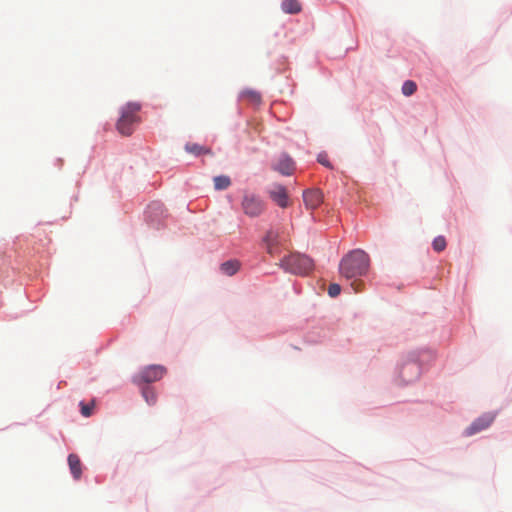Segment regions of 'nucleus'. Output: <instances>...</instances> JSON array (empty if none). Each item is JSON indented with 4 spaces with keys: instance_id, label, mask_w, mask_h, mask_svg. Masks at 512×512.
I'll use <instances>...</instances> for the list:
<instances>
[{
    "instance_id": "nucleus-1",
    "label": "nucleus",
    "mask_w": 512,
    "mask_h": 512,
    "mask_svg": "<svg viewBox=\"0 0 512 512\" xmlns=\"http://www.w3.org/2000/svg\"><path fill=\"white\" fill-rule=\"evenodd\" d=\"M370 265L368 254L355 249L342 258L339 264V271L347 279L363 276L367 273Z\"/></svg>"
},
{
    "instance_id": "nucleus-2",
    "label": "nucleus",
    "mask_w": 512,
    "mask_h": 512,
    "mask_svg": "<svg viewBox=\"0 0 512 512\" xmlns=\"http://www.w3.org/2000/svg\"><path fill=\"white\" fill-rule=\"evenodd\" d=\"M281 267L295 275H308L314 269V261L305 254L298 252L290 253L281 259Z\"/></svg>"
},
{
    "instance_id": "nucleus-3",
    "label": "nucleus",
    "mask_w": 512,
    "mask_h": 512,
    "mask_svg": "<svg viewBox=\"0 0 512 512\" xmlns=\"http://www.w3.org/2000/svg\"><path fill=\"white\" fill-rule=\"evenodd\" d=\"M140 104L130 102L122 107L120 111V118L117 121V130L123 136H129L133 133L134 125L139 123L140 118L138 112Z\"/></svg>"
},
{
    "instance_id": "nucleus-4",
    "label": "nucleus",
    "mask_w": 512,
    "mask_h": 512,
    "mask_svg": "<svg viewBox=\"0 0 512 512\" xmlns=\"http://www.w3.org/2000/svg\"><path fill=\"white\" fill-rule=\"evenodd\" d=\"M285 239L278 229H270L262 239V245L271 256L278 255L284 249Z\"/></svg>"
},
{
    "instance_id": "nucleus-5",
    "label": "nucleus",
    "mask_w": 512,
    "mask_h": 512,
    "mask_svg": "<svg viewBox=\"0 0 512 512\" xmlns=\"http://www.w3.org/2000/svg\"><path fill=\"white\" fill-rule=\"evenodd\" d=\"M166 373V368L161 365H150L145 367L135 377L136 383H151L160 380Z\"/></svg>"
},
{
    "instance_id": "nucleus-6",
    "label": "nucleus",
    "mask_w": 512,
    "mask_h": 512,
    "mask_svg": "<svg viewBox=\"0 0 512 512\" xmlns=\"http://www.w3.org/2000/svg\"><path fill=\"white\" fill-rule=\"evenodd\" d=\"M266 192L270 199L280 208H287L290 205L287 189L283 185L274 183L267 187Z\"/></svg>"
},
{
    "instance_id": "nucleus-7",
    "label": "nucleus",
    "mask_w": 512,
    "mask_h": 512,
    "mask_svg": "<svg viewBox=\"0 0 512 512\" xmlns=\"http://www.w3.org/2000/svg\"><path fill=\"white\" fill-rule=\"evenodd\" d=\"M495 419V415L492 413H486L477 418L469 427L465 430L466 436H472L486 428H488Z\"/></svg>"
},
{
    "instance_id": "nucleus-8",
    "label": "nucleus",
    "mask_w": 512,
    "mask_h": 512,
    "mask_svg": "<svg viewBox=\"0 0 512 512\" xmlns=\"http://www.w3.org/2000/svg\"><path fill=\"white\" fill-rule=\"evenodd\" d=\"M273 168L284 176H290L295 171V163L290 156L282 154Z\"/></svg>"
},
{
    "instance_id": "nucleus-9",
    "label": "nucleus",
    "mask_w": 512,
    "mask_h": 512,
    "mask_svg": "<svg viewBox=\"0 0 512 512\" xmlns=\"http://www.w3.org/2000/svg\"><path fill=\"white\" fill-rule=\"evenodd\" d=\"M303 201L307 209L314 210L323 201L322 192L318 189H309L303 192Z\"/></svg>"
},
{
    "instance_id": "nucleus-10",
    "label": "nucleus",
    "mask_w": 512,
    "mask_h": 512,
    "mask_svg": "<svg viewBox=\"0 0 512 512\" xmlns=\"http://www.w3.org/2000/svg\"><path fill=\"white\" fill-rule=\"evenodd\" d=\"M420 367L417 363H408L401 369L400 376L405 383H410L419 376Z\"/></svg>"
},
{
    "instance_id": "nucleus-11",
    "label": "nucleus",
    "mask_w": 512,
    "mask_h": 512,
    "mask_svg": "<svg viewBox=\"0 0 512 512\" xmlns=\"http://www.w3.org/2000/svg\"><path fill=\"white\" fill-rule=\"evenodd\" d=\"M68 464L73 477L75 479H79L82 474L81 461L79 457L76 454H70L68 456Z\"/></svg>"
},
{
    "instance_id": "nucleus-12",
    "label": "nucleus",
    "mask_w": 512,
    "mask_h": 512,
    "mask_svg": "<svg viewBox=\"0 0 512 512\" xmlns=\"http://www.w3.org/2000/svg\"><path fill=\"white\" fill-rule=\"evenodd\" d=\"M242 207L245 214L251 217L256 215V200L253 194L244 197Z\"/></svg>"
},
{
    "instance_id": "nucleus-13",
    "label": "nucleus",
    "mask_w": 512,
    "mask_h": 512,
    "mask_svg": "<svg viewBox=\"0 0 512 512\" xmlns=\"http://www.w3.org/2000/svg\"><path fill=\"white\" fill-rule=\"evenodd\" d=\"M281 8L287 14H298L302 10L301 3L298 0H283Z\"/></svg>"
},
{
    "instance_id": "nucleus-14",
    "label": "nucleus",
    "mask_w": 512,
    "mask_h": 512,
    "mask_svg": "<svg viewBox=\"0 0 512 512\" xmlns=\"http://www.w3.org/2000/svg\"><path fill=\"white\" fill-rule=\"evenodd\" d=\"M240 267V263L237 260H229L221 264L220 270L227 276L234 275Z\"/></svg>"
},
{
    "instance_id": "nucleus-15",
    "label": "nucleus",
    "mask_w": 512,
    "mask_h": 512,
    "mask_svg": "<svg viewBox=\"0 0 512 512\" xmlns=\"http://www.w3.org/2000/svg\"><path fill=\"white\" fill-rule=\"evenodd\" d=\"M185 150L188 153H191L195 156H199L202 154H212L211 150L209 148L199 145V144H196V143H187L185 145Z\"/></svg>"
},
{
    "instance_id": "nucleus-16",
    "label": "nucleus",
    "mask_w": 512,
    "mask_h": 512,
    "mask_svg": "<svg viewBox=\"0 0 512 512\" xmlns=\"http://www.w3.org/2000/svg\"><path fill=\"white\" fill-rule=\"evenodd\" d=\"M213 182L216 190H225L231 185L230 178L225 175L214 177Z\"/></svg>"
},
{
    "instance_id": "nucleus-17",
    "label": "nucleus",
    "mask_w": 512,
    "mask_h": 512,
    "mask_svg": "<svg viewBox=\"0 0 512 512\" xmlns=\"http://www.w3.org/2000/svg\"><path fill=\"white\" fill-rule=\"evenodd\" d=\"M142 395L148 404L153 405L156 403L157 396L154 389L151 387H144L142 390Z\"/></svg>"
},
{
    "instance_id": "nucleus-18",
    "label": "nucleus",
    "mask_w": 512,
    "mask_h": 512,
    "mask_svg": "<svg viewBox=\"0 0 512 512\" xmlns=\"http://www.w3.org/2000/svg\"><path fill=\"white\" fill-rule=\"evenodd\" d=\"M417 90V85L412 80H407L402 85V93L405 96H411L413 95Z\"/></svg>"
},
{
    "instance_id": "nucleus-19",
    "label": "nucleus",
    "mask_w": 512,
    "mask_h": 512,
    "mask_svg": "<svg viewBox=\"0 0 512 512\" xmlns=\"http://www.w3.org/2000/svg\"><path fill=\"white\" fill-rule=\"evenodd\" d=\"M446 239L443 236H437L432 243L433 249L436 252H442L446 248Z\"/></svg>"
},
{
    "instance_id": "nucleus-20",
    "label": "nucleus",
    "mask_w": 512,
    "mask_h": 512,
    "mask_svg": "<svg viewBox=\"0 0 512 512\" xmlns=\"http://www.w3.org/2000/svg\"><path fill=\"white\" fill-rule=\"evenodd\" d=\"M341 292V287L339 284H336V283H332L329 285L328 287V294L331 296V297H336L340 294Z\"/></svg>"
},
{
    "instance_id": "nucleus-21",
    "label": "nucleus",
    "mask_w": 512,
    "mask_h": 512,
    "mask_svg": "<svg viewBox=\"0 0 512 512\" xmlns=\"http://www.w3.org/2000/svg\"><path fill=\"white\" fill-rule=\"evenodd\" d=\"M94 403L92 402L91 405L84 404L81 402V413L85 417H89L92 414V408Z\"/></svg>"
},
{
    "instance_id": "nucleus-22",
    "label": "nucleus",
    "mask_w": 512,
    "mask_h": 512,
    "mask_svg": "<svg viewBox=\"0 0 512 512\" xmlns=\"http://www.w3.org/2000/svg\"><path fill=\"white\" fill-rule=\"evenodd\" d=\"M317 160L320 164H322L328 168H332V166L328 160L327 154H319Z\"/></svg>"
},
{
    "instance_id": "nucleus-23",
    "label": "nucleus",
    "mask_w": 512,
    "mask_h": 512,
    "mask_svg": "<svg viewBox=\"0 0 512 512\" xmlns=\"http://www.w3.org/2000/svg\"><path fill=\"white\" fill-rule=\"evenodd\" d=\"M361 285H362V283H361V282H357V281H354V282H352V284H351V286L353 287V289H354V291H355V292H358V291H360V290H361V289H360V286H361Z\"/></svg>"
},
{
    "instance_id": "nucleus-24",
    "label": "nucleus",
    "mask_w": 512,
    "mask_h": 512,
    "mask_svg": "<svg viewBox=\"0 0 512 512\" xmlns=\"http://www.w3.org/2000/svg\"><path fill=\"white\" fill-rule=\"evenodd\" d=\"M247 95L250 96L251 98L254 97V93L253 92L247 93Z\"/></svg>"
}]
</instances>
